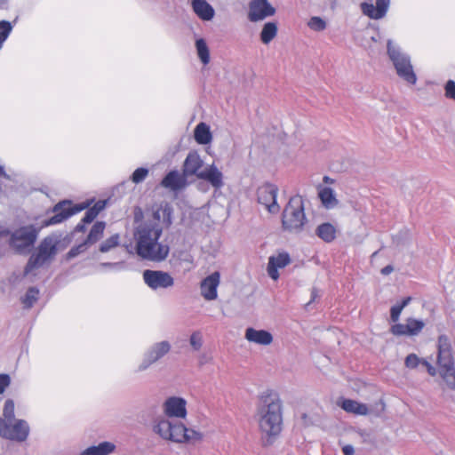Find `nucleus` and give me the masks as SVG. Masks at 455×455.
Returning <instances> with one entry per match:
<instances>
[{
    "label": "nucleus",
    "instance_id": "1",
    "mask_svg": "<svg viewBox=\"0 0 455 455\" xmlns=\"http://www.w3.org/2000/svg\"><path fill=\"white\" fill-rule=\"evenodd\" d=\"M257 416L262 434L268 437L280 435L283 428V407L276 392L267 390L259 396Z\"/></svg>",
    "mask_w": 455,
    "mask_h": 455
},
{
    "label": "nucleus",
    "instance_id": "12",
    "mask_svg": "<svg viewBox=\"0 0 455 455\" xmlns=\"http://www.w3.org/2000/svg\"><path fill=\"white\" fill-rule=\"evenodd\" d=\"M277 191V188L272 184H264L257 191L259 204L271 213L278 212L280 210L276 203Z\"/></svg>",
    "mask_w": 455,
    "mask_h": 455
},
{
    "label": "nucleus",
    "instance_id": "10",
    "mask_svg": "<svg viewBox=\"0 0 455 455\" xmlns=\"http://www.w3.org/2000/svg\"><path fill=\"white\" fill-rule=\"evenodd\" d=\"M88 205L84 204H76L74 206L71 205V202L69 201H62L55 204L52 208L53 216L51 218L44 220L42 223L41 228H46L49 226L60 224L64 220H68L72 215L84 210Z\"/></svg>",
    "mask_w": 455,
    "mask_h": 455
},
{
    "label": "nucleus",
    "instance_id": "27",
    "mask_svg": "<svg viewBox=\"0 0 455 455\" xmlns=\"http://www.w3.org/2000/svg\"><path fill=\"white\" fill-rule=\"evenodd\" d=\"M115 449L116 446L114 443L103 442L97 446L88 447L82 452V455H108L112 453Z\"/></svg>",
    "mask_w": 455,
    "mask_h": 455
},
{
    "label": "nucleus",
    "instance_id": "53",
    "mask_svg": "<svg viewBox=\"0 0 455 455\" xmlns=\"http://www.w3.org/2000/svg\"><path fill=\"white\" fill-rule=\"evenodd\" d=\"M323 180H324V182H326V183H327V182H329V181H330V178H329V177H327V176H325V177L323 178Z\"/></svg>",
    "mask_w": 455,
    "mask_h": 455
},
{
    "label": "nucleus",
    "instance_id": "2",
    "mask_svg": "<svg viewBox=\"0 0 455 455\" xmlns=\"http://www.w3.org/2000/svg\"><path fill=\"white\" fill-rule=\"evenodd\" d=\"M162 229L156 226L145 225L138 229L136 234L137 254L145 259L162 261L169 254V247L158 243Z\"/></svg>",
    "mask_w": 455,
    "mask_h": 455
},
{
    "label": "nucleus",
    "instance_id": "50",
    "mask_svg": "<svg viewBox=\"0 0 455 455\" xmlns=\"http://www.w3.org/2000/svg\"><path fill=\"white\" fill-rule=\"evenodd\" d=\"M393 270H394L393 267L388 265L381 269V274L387 275H389L390 273H392Z\"/></svg>",
    "mask_w": 455,
    "mask_h": 455
},
{
    "label": "nucleus",
    "instance_id": "6",
    "mask_svg": "<svg viewBox=\"0 0 455 455\" xmlns=\"http://www.w3.org/2000/svg\"><path fill=\"white\" fill-rule=\"evenodd\" d=\"M305 220L302 197L299 196L291 197L283 212V228L289 231L299 230L305 224Z\"/></svg>",
    "mask_w": 455,
    "mask_h": 455
},
{
    "label": "nucleus",
    "instance_id": "20",
    "mask_svg": "<svg viewBox=\"0 0 455 455\" xmlns=\"http://www.w3.org/2000/svg\"><path fill=\"white\" fill-rule=\"evenodd\" d=\"M186 177L187 176H185L184 173L180 174L177 171H171L162 180L161 186L173 191L180 190L187 184Z\"/></svg>",
    "mask_w": 455,
    "mask_h": 455
},
{
    "label": "nucleus",
    "instance_id": "43",
    "mask_svg": "<svg viewBox=\"0 0 455 455\" xmlns=\"http://www.w3.org/2000/svg\"><path fill=\"white\" fill-rule=\"evenodd\" d=\"M424 359H420L416 354H410L406 356L404 364L407 368L414 369L419 366L420 363L422 364V361Z\"/></svg>",
    "mask_w": 455,
    "mask_h": 455
},
{
    "label": "nucleus",
    "instance_id": "45",
    "mask_svg": "<svg viewBox=\"0 0 455 455\" xmlns=\"http://www.w3.org/2000/svg\"><path fill=\"white\" fill-rule=\"evenodd\" d=\"M445 96L449 99L455 100V82L449 80L445 84Z\"/></svg>",
    "mask_w": 455,
    "mask_h": 455
},
{
    "label": "nucleus",
    "instance_id": "34",
    "mask_svg": "<svg viewBox=\"0 0 455 455\" xmlns=\"http://www.w3.org/2000/svg\"><path fill=\"white\" fill-rule=\"evenodd\" d=\"M411 298L406 297L400 303L393 306L390 309V320L391 322L398 323V320L400 318L401 313L403 309L411 302Z\"/></svg>",
    "mask_w": 455,
    "mask_h": 455
},
{
    "label": "nucleus",
    "instance_id": "36",
    "mask_svg": "<svg viewBox=\"0 0 455 455\" xmlns=\"http://www.w3.org/2000/svg\"><path fill=\"white\" fill-rule=\"evenodd\" d=\"M170 344L167 341H162L156 345V347L152 350L153 360L156 361L165 354H167L170 350Z\"/></svg>",
    "mask_w": 455,
    "mask_h": 455
},
{
    "label": "nucleus",
    "instance_id": "24",
    "mask_svg": "<svg viewBox=\"0 0 455 455\" xmlns=\"http://www.w3.org/2000/svg\"><path fill=\"white\" fill-rule=\"evenodd\" d=\"M192 8L203 20H211L214 16L213 8L205 0H193Z\"/></svg>",
    "mask_w": 455,
    "mask_h": 455
},
{
    "label": "nucleus",
    "instance_id": "23",
    "mask_svg": "<svg viewBox=\"0 0 455 455\" xmlns=\"http://www.w3.org/2000/svg\"><path fill=\"white\" fill-rule=\"evenodd\" d=\"M198 179L208 181L216 188H220L223 185L222 173L214 165L202 171L198 174Z\"/></svg>",
    "mask_w": 455,
    "mask_h": 455
},
{
    "label": "nucleus",
    "instance_id": "40",
    "mask_svg": "<svg viewBox=\"0 0 455 455\" xmlns=\"http://www.w3.org/2000/svg\"><path fill=\"white\" fill-rule=\"evenodd\" d=\"M148 175V170L143 167L137 168L132 175V181L135 184L142 182Z\"/></svg>",
    "mask_w": 455,
    "mask_h": 455
},
{
    "label": "nucleus",
    "instance_id": "42",
    "mask_svg": "<svg viewBox=\"0 0 455 455\" xmlns=\"http://www.w3.org/2000/svg\"><path fill=\"white\" fill-rule=\"evenodd\" d=\"M90 245L84 240L83 243H79L76 246L72 247L67 254L68 259H72L76 257L82 252H84Z\"/></svg>",
    "mask_w": 455,
    "mask_h": 455
},
{
    "label": "nucleus",
    "instance_id": "4",
    "mask_svg": "<svg viewBox=\"0 0 455 455\" xmlns=\"http://www.w3.org/2000/svg\"><path fill=\"white\" fill-rule=\"evenodd\" d=\"M437 365L442 379L450 389H455V368L449 339L445 335L438 338Z\"/></svg>",
    "mask_w": 455,
    "mask_h": 455
},
{
    "label": "nucleus",
    "instance_id": "52",
    "mask_svg": "<svg viewBox=\"0 0 455 455\" xmlns=\"http://www.w3.org/2000/svg\"><path fill=\"white\" fill-rule=\"evenodd\" d=\"M164 212H167L168 213V217H170V214H171V209L170 207L166 204L165 207H164Z\"/></svg>",
    "mask_w": 455,
    "mask_h": 455
},
{
    "label": "nucleus",
    "instance_id": "44",
    "mask_svg": "<svg viewBox=\"0 0 455 455\" xmlns=\"http://www.w3.org/2000/svg\"><path fill=\"white\" fill-rule=\"evenodd\" d=\"M190 344L195 350H199L202 347V336L200 332H194L190 337Z\"/></svg>",
    "mask_w": 455,
    "mask_h": 455
},
{
    "label": "nucleus",
    "instance_id": "7",
    "mask_svg": "<svg viewBox=\"0 0 455 455\" xmlns=\"http://www.w3.org/2000/svg\"><path fill=\"white\" fill-rule=\"evenodd\" d=\"M38 232L32 225L21 227L12 233L9 244L17 253H27L34 246Z\"/></svg>",
    "mask_w": 455,
    "mask_h": 455
},
{
    "label": "nucleus",
    "instance_id": "38",
    "mask_svg": "<svg viewBox=\"0 0 455 455\" xmlns=\"http://www.w3.org/2000/svg\"><path fill=\"white\" fill-rule=\"evenodd\" d=\"M12 30V26L9 21H0V47H2L4 42L7 39Z\"/></svg>",
    "mask_w": 455,
    "mask_h": 455
},
{
    "label": "nucleus",
    "instance_id": "51",
    "mask_svg": "<svg viewBox=\"0 0 455 455\" xmlns=\"http://www.w3.org/2000/svg\"><path fill=\"white\" fill-rule=\"evenodd\" d=\"M8 0H0V10L4 9Z\"/></svg>",
    "mask_w": 455,
    "mask_h": 455
},
{
    "label": "nucleus",
    "instance_id": "54",
    "mask_svg": "<svg viewBox=\"0 0 455 455\" xmlns=\"http://www.w3.org/2000/svg\"><path fill=\"white\" fill-rule=\"evenodd\" d=\"M156 215H157V219H160V216L158 215V212H156Z\"/></svg>",
    "mask_w": 455,
    "mask_h": 455
},
{
    "label": "nucleus",
    "instance_id": "48",
    "mask_svg": "<svg viewBox=\"0 0 455 455\" xmlns=\"http://www.w3.org/2000/svg\"><path fill=\"white\" fill-rule=\"evenodd\" d=\"M90 222H84V218L81 220V221L76 226L75 232H80L84 233L86 231L85 226L89 224Z\"/></svg>",
    "mask_w": 455,
    "mask_h": 455
},
{
    "label": "nucleus",
    "instance_id": "22",
    "mask_svg": "<svg viewBox=\"0 0 455 455\" xmlns=\"http://www.w3.org/2000/svg\"><path fill=\"white\" fill-rule=\"evenodd\" d=\"M339 405L346 412L354 415L365 416L369 413L368 406L355 400L343 399Z\"/></svg>",
    "mask_w": 455,
    "mask_h": 455
},
{
    "label": "nucleus",
    "instance_id": "32",
    "mask_svg": "<svg viewBox=\"0 0 455 455\" xmlns=\"http://www.w3.org/2000/svg\"><path fill=\"white\" fill-rule=\"evenodd\" d=\"M39 298V290L36 287H30L25 296L21 298V303L23 304L24 308L28 309L31 308L34 304L38 300Z\"/></svg>",
    "mask_w": 455,
    "mask_h": 455
},
{
    "label": "nucleus",
    "instance_id": "15",
    "mask_svg": "<svg viewBox=\"0 0 455 455\" xmlns=\"http://www.w3.org/2000/svg\"><path fill=\"white\" fill-rule=\"evenodd\" d=\"M220 283V274L218 271L212 273L201 281V295L205 300H214L217 299Z\"/></svg>",
    "mask_w": 455,
    "mask_h": 455
},
{
    "label": "nucleus",
    "instance_id": "37",
    "mask_svg": "<svg viewBox=\"0 0 455 455\" xmlns=\"http://www.w3.org/2000/svg\"><path fill=\"white\" fill-rule=\"evenodd\" d=\"M119 243V235L116 234L106 239L100 246V252H108Z\"/></svg>",
    "mask_w": 455,
    "mask_h": 455
},
{
    "label": "nucleus",
    "instance_id": "5",
    "mask_svg": "<svg viewBox=\"0 0 455 455\" xmlns=\"http://www.w3.org/2000/svg\"><path fill=\"white\" fill-rule=\"evenodd\" d=\"M59 243L60 240L56 235L45 236L38 245L36 251L30 256L25 267V274L30 273L35 268L51 260L57 253Z\"/></svg>",
    "mask_w": 455,
    "mask_h": 455
},
{
    "label": "nucleus",
    "instance_id": "39",
    "mask_svg": "<svg viewBox=\"0 0 455 455\" xmlns=\"http://www.w3.org/2000/svg\"><path fill=\"white\" fill-rule=\"evenodd\" d=\"M308 27L315 31H322L326 28L325 21L320 17H312L308 23Z\"/></svg>",
    "mask_w": 455,
    "mask_h": 455
},
{
    "label": "nucleus",
    "instance_id": "25",
    "mask_svg": "<svg viewBox=\"0 0 455 455\" xmlns=\"http://www.w3.org/2000/svg\"><path fill=\"white\" fill-rule=\"evenodd\" d=\"M337 228L330 222L320 224L315 229V235L325 243H331L337 237Z\"/></svg>",
    "mask_w": 455,
    "mask_h": 455
},
{
    "label": "nucleus",
    "instance_id": "19",
    "mask_svg": "<svg viewBox=\"0 0 455 455\" xmlns=\"http://www.w3.org/2000/svg\"><path fill=\"white\" fill-rule=\"evenodd\" d=\"M204 162L201 159L199 154L196 151H191L187 156L183 164V173L185 176L196 175L198 178V174L203 167Z\"/></svg>",
    "mask_w": 455,
    "mask_h": 455
},
{
    "label": "nucleus",
    "instance_id": "17",
    "mask_svg": "<svg viewBox=\"0 0 455 455\" xmlns=\"http://www.w3.org/2000/svg\"><path fill=\"white\" fill-rule=\"evenodd\" d=\"M390 0H376V4L362 3L361 10L364 15L372 20L382 19L387 12Z\"/></svg>",
    "mask_w": 455,
    "mask_h": 455
},
{
    "label": "nucleus",
    "instance_id": "3",
    "mask_svg": "<svg viewBox=\"0 0 455 455\" xmlns=\"http://www.w3.org/2000/svg\"><path fill=\"white\" fill-rule=\"evenodd\" d=\"M153 429L163 439L176 443H196L204 438V435L200 431L187 427L183 423H174L169 419L159 420Z\"/></svg>",
    "mask_w": 455,
    "mask_h": 455
},
{
    "label": "nucleus",
    "instance_id": "13",
    "mask_svg": "<svg viewBox=\"0 0 455 455\" xmlns=\"http://www.w3.org/2000/svg\"><path fill=\"white\" fill-rule=\"evenodd\" d=\"M275 8L267 0H251L249 4L248 19L251 22L274 16Z\"/></svg>",
    "mask_w": 455,
    "mask_h": 455
},
{
    "label": "nucleus",
    "instance_id": "16",
    "mask_svg": "<svg viewBox=\"0 0 455 455\" xmlns=\"http://www.w3.org/2000/svg\"><path fill=\"white\" fill-rule=\"evenodd\" d=\"M187 402L181 397H169L164 403V412L169 418L185 419Z\"/></svg>",
    "mask_w": 455,
    "mask_h": 455
},
{
    "label": "nucleus",
    "instance_id": "33",
    "mask_svg": "<svg viewBox=\"0 0 455 455\" xmlns=\"http://www.w3.org/2000/svg\"><path fill=\"white\" fill-rule=\"evenodd\" d=\"M196 47L201 61L204 65L208 64L210 62V51L206 42L203 38L197 39L196 41Z\"/></svg>",
    "mask_w": 455,
    "mask_h": 455
},
{
    "label": "nucleus",
    "instance_id": "8",
    "mask_svg": "<svg viewBox=\"0 0 455 455\" xmlns=\"http://www.w3.org/2000/svg\"><path fill=\"white\" fill-rule=\"evenodd\" d=\"M387 54L392 60L397 75L411 84H415L417 76L413 71L410 58L402 53L391 43L387 44Z\"/></svg>",
    "mask_w": 455,
    "mask_h": 455
},
{
    "label": "nucleus",
    "instance_id": "28",
    "mask_svg": "<svg viewBox=\"0 0 455 455\" xmlns=\"http://www.w3.org/2000/svg\"><path fill=\"white\" fill-rule=\"evenodd\" d=\"M106 228V223L103 221H97L95 222L89 234L87 235V237L85 239L86 243L91 246L94 243H96L104 234Z\"/></svg>",
    "mask_w": 455,
    "mask_h": 455
},
{
    "label": "nucleus",
    "instance_id": "29",
    "mask_svg": "<svg viewBox=\"0 0 455 455\" xmlns=\"http://www.w3.org/2000/svg\"><path fill=\"white\" fill-rule=\"evenodd\" d=\"M277 35V25L275 22H267L261 30L260 40L263 44H269Z\"/></svg>",
    "mask_w": 455,
    "mask_h": 455
},
{
    "label": "nucleus",
    "instance_id": "31",
    "mask_svg": "<svg viewBox=\"0 0 455 455\" xmlns=\"http://www.w3.org/2000/svg\"><path fill=\"white\" fill-rule=\"evenodd\" d=\"M319 197L323 204L327 208H332L338 204V200L335 198L333 191L330 188H323L319 191Z\"/></svg>",
    "mask_w": 455,
    "mask_h": 455
},
{
    "label": "nucleus",
    "instance_id": "35",
    "mask_svg": "<svg viewBox=\"0 0 455 455\" xmlns=\"http://www.w3.org/2000/svg\"><path fill=\"white\" fill-rule=\"evenodd\" d=\"M15 404L12 399H7L4 403L3 409V417L0 419H5V424L8 422H12L16 419L15 417Z\"/></svg>",
    "mask_w": 455,
    "mask_h": 455
},
{
    "label": "nucleus",
    "instance_id": "9",
    "mask_svg": "<svg viewBox=\"0 0 455 455\" xmlns=\"http://www.w3.org/2000/svg\"><path fill=\"white\" fill-rule=\"evenodd\" d=\"M29 434V426L24 419H15L5 424V419H0V436L16 442H24Z\"/></svg>",
    "mask_w": 455,
    "mask_h": 455
},
{
    "label": "nucleus",
    "instance_id": "14",
    "mask_svg": "<svg viewBox=\"0 0 455 455\" xmlns=\"http://www.w3.org/2000/svg\"><path fill=\"white\" fill-rule=\"evenodd\" d=\"M425 327V323L422 320H418L412 317L406 319L404 323H395L390 327V332L397 337L400 336H417Z\"/></svg>",
    "mask_w": 455,
    "mask_h": 455
},
{
    "label": "nucleus",
    "instance_id": "26",
    "mask_svg": "<svg viewBox=\"0 0 455 455\" xmlns=\"http://www.w3.org/2000/svg\"><path fill=\"white\" fill-rule=\"evenodd\" d=\"M196 141L201 145H206L212 141V136L209 126L205 123H199L194 131Z\"/></svg>",
    "mask_w": 455,
    "mask_h": 455
},
{
    "label": "nucleus",
    "instance_id": "21",
    "mask_svg": "<svg viewBox=\"0 0 455 455\" xmlns=\"http://www.w3.org/2000/svg\"><path fill=\"white\" fill-rule=\"evenodd\" d=\"M245 339L249 342L262 346H267L273 342V336L269 331L265 330H256L251 327L246 329Z\"/></svg>",
    "mask_w": 455,
    "mask_h": 455
},
{
    "label": "nucleus",
    "instance_id": "30",
    "mask_svg": "<svg viewBox=\"0 0 455 455\" xmlns=\"http://www.w3.org/2000/svg\"><path fill=\"white\" fill-rule=\"evenodd\" d=\"M106 201L100 200L96 202L92 207H89L84 216V222L92 223L100 212L105 208Z\"/></svg>",
    "mask_w": 455,
    "mask_h": 455
},
{
    "label": "nucleus",
    "instance_id": "18",
    "mask_svg": "<svg viewBox=\"0 0 455 455\" xmlns=\"http://www.w3.org/2000/svg\"><path fill=\"white\" fill-rule=\"evenodd\" d=\"M291 263L290 255L285 252H279L277 255L270 256L268 259L267 271L268 275L275 281H276L280 275L278 273L279 268H283Z\"/></svg>",
    "mask_w": 455,
    "mask_h": 455
},
{
    "label": "nucleus",
    "instance_id": "49",
    "mask_svg": "<svg viewBox=\"0 0 455 455\" xmlns=\"http://www.w3.org/2000/svg\"><path fill=\"white\" fill-rule=\"evenodd\" d=\"M342 451L344 455H354V448L352 445H345L342 448Z\"/></svg>",
    "mask_w": 455,
    "mask_h": 455
},
{
    "label": "nucleus",
    "instance_id": "41",
    "mask_svg": "<svg viewBox=\"0 0 455 455\" xmlns=\"http://www.w3.org/2000/svg\"><path fill=\"white\" fill-rule=\"evenodd\" d=\"M90 245L84 240L83 243H79L76 246L72 247L67 254L68 259H72L76 257L82 252H84Z\"/></svg>",
    "mask_w": 455,
    "mask_h": 455
},
{
    "label": "nucleus",
    "instance_id": "47",
    "mask_svg": "<svg viewBox=\"0 0 455 455\" xmlns=\"http://www.w3.org/2000/svg\"><path fill=\"white\" fill-rule=\"evenodd\" d=\"M422 364L426 367V369H427V371L429 375H431V376H435L436 375V370H435V368L431 363H429L426 360H423L422 361Z\"/></svg>",
    "mask_w": 455,
    "mask_h": 455
},
{
    "label": "nucleus",
    "instance_id": "11",
    "mask_svg": "<svg viewBox=\"0 0 455 455\" xmlns=\"http://www.w3.org/2000/svg\"><path fill=\"white\" fill-rule=\"evenodd\" d=\"M145 283L153 290L166 289L174 284V279L167 273L161 270L147 269L143 272Z\"/></svg>",
    "mask_w": 455,
    "mask_h": 455
},
{
    "label": "nucleus",
    "instance_id": "46",
    "mask_svg": "<svg viewBox=\"0 0 455 455\" xmlns=\"http://www.w3.org/2000/svg\"><path fill=\"white\" fill-rule=\"evenodd\" d=\"M11 378L8 374H0V395L3 394L5 388L10 385Z\"/></svg>",
    "mask_w": 455,
    "mask_h": 455
}]
</instances>
